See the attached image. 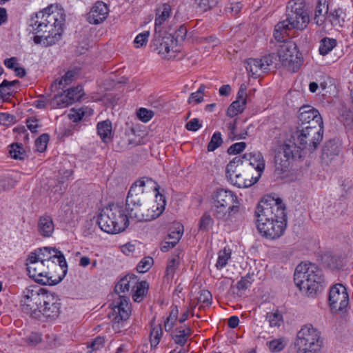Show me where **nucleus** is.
<instances>
[{
  "mask_svg": "<svg viewBox=\"0 0 353 353\" xmlns=\"http://www.w3.org/2000/svg\"><path fill=\"white\" fill-rule=\"evenodd\" d=\"M153 183H155L151 179L143 177L132 185L126 198L125 211L128 220L130 218L140 222L150 221L163 213L166 201L165 196L159 192V186L156 185L154 188L159 203H148L145 199L144 187Z\"/></svg>",
  "mask_w": 353,
  "mask_h": 353,
  "instance_id": "f257e3e1",
  "label": "nucleus"
},
{
  "mask_svg": "<svg viewBox=\"0 0 353 353\" xmlns=\"http://www.w3.org/2000/svg\"><path fill=\"white\" fill-rule=\"evenodd\" d=\"M64 21L63 10L54 5H50L32 16L28 26L30 28V31L34 34V43L42 44L46 47L55 44L61 39Z\"/></svg>",
  "mask_w": 353,
  "mask_h": 353,
  "instance_id": "f03ea898",
  "label": "nucleus"
},
{
  "mask_svg": "<svg viewBox=\"0 0 353 353\" xmlns=\"http://www.w3.org/2000/svg\"><path fill=\"white\" fill-rule=\"evenodd\" d=\"M255 217L257 229L263 236L276 239L283 235L287 216L281 199L270 196L262 199L256 208Z\"/></svg>",
  "mask_w": 353,
  "mask_h": 353,
  "instance_id": "7ed1b4c3",
  "label": "nucleus"
},
{
  "mask_svg": "<svg viewBox=\"0 0 353 353\" xmlns=\"http://www.w3.org/2000/svg\"><path fill=\"white\" fill-rule=\"evenodd\" d=\"M296 285L307 296H314L323 290L324 279L322 270L312 263L298 265L294 274Z\"/></svg>",
  "mask_w": 353,
  "mask_h": 353,
  "instance_id": "20e7f679",
  "label": "nucleus"
},
{
  "mask_svg": "<svg viewBox=\"0 0 353 353\" xmlns=\"http://www.w3.org/2000/svg\"><path fill=\"white\" fill-rule=\"evenodd\" d=\"M310 21L309 14L301 2L290 1L287 7L285 19L274 27V37L278 41H284L288 32L292 29L303 30Z\"/></svg>",
  "mask_w": 353,
  "mask_h": 353,
  "instance_id": "39448f33",
  "label": "nucleus"
},
{
  "mask_svg": "<svg viewBox=\"0 0 353 353\" xmlns=\"http://www.w3.org/2000/svg\"><path fill=\"white\" fill-rule=\"evenodd\" d=\"M128 221L123 208L114 204L103 209L97 219L99 228L109 234H117L125 230L128 225Z\"/></svg>",
  "mask_w": 353,
  "mask_h": 353,
  "instance_id": "423d86ee",
  "label": "nucleus"
},
{
  "mask_svg": "<svg viewBox=\"0 0 353 353\" xmlns=\"http://www.w3.org/2000/svg\"><path fill=\"white\" fill-rule=\"evenodd\" d=\"M214 216L220 221H227L239 212V201L236 194L228 190L219 189L213 194Z\"/></svg>",
  "mask_w": 353,
  "mask_h": 353,
  "instance_id": "0eeeda50",
  "label": "nucleus"
},
{
  "mask_svg": "<svg viewBox=\"0 0 353 353\" xmlns=\"http://www.w3.org/2000/svg\"><path fill=\"white\" fill-rule=\"evenodd\" d=\"M296 353H319L323 345L321 332L312 324L303 325L294 342Z\"/></svg>",
  "mask_w": 353,
  "mask_h": 353,
  "instance_id": "6e6552de",
  "label": "nucleus"
},
{
  "mask_svg": "<svg viewBox=\"0 0 353 353\" xmlns=\"http://www.w3.org/2000/svg\"><path fill=\"white\" fill-rule=\"evenodd\" d=\"M323 136V128L302 126L297 127L296 131L292 138L296 147L301 150H306L310 152H314L321 142Z\"/></svg>",
  "mask_w": 353,
  "mask_h": 353,
  "instance_id": "1a4fd4ad",
  "label": "nucleus"
},
{
  "mask_svg": "<svg viewBox=\"0 0 353 353\" xmlns=\"http://www.w3.org/2000/svg\"><path fill=\"white\" fill-rule=\"evenodd\" d=\"M26 266L29 276L41 285H56L64 277L63 274L58 276H53L50 271L51 267H48L45 262L36 259L34 256H28Z\"/></svg>",
  "mask_w": 353,
  "mask_h": 353,
  "instance_id": "9d476101",
  "label": "nucleus"
},
{
  "mask_svg": "<svg viewBox=\"0 0 353 353\" xmlns=\"http://www.w3.org/2000/svg\"><path fill=\"white\" fill-rule=\"evenodd\" d=\"M29 256H34L36 259L45 262L48 267H51L52 270H62L63 276H65L68 265L61 251L51 247H43L30 252Z\"/></svg>",
  "mask_w": 353,
  "mask_h": 353,
  "instance_id": "9b49d317",
  "label": "nucleus"
},
{
  "mask_svg": "<svg viewBox=\"0 0 353 353\" xmlns=\"http://www.w3.org/2000/svg\"><path fill=\"white\" fill-rule=\"evenodd\" d=\"M278 57L282 65L288 70L295 72L302 64L301 54L296 45L292 41L284 42L278 49Z\"/></svg>",
  "mask_w": 353,
  "mask_h": 353,
  "instance_id": "f8f14e48",
  "label": "nucleus"
},
{
  "mask_svg": "<svg viewBox=\"0 0 353 353\" xmlns=\"http://www.w3.org/2000/svg\"><path fill=\"white\" fill-rule=\"evenodd\" d=\"M131 307L129 304V298L125 295H119L112 303V311L108 316L112 319V327L117 332L120 331L124 321L130 317Z\"/></svg>",
  "mask_w": 353,
  "mask_h": 353,
  "instance_id": "ddd939ff",
  "label": "nucleus"
},
{
  "mask_svg": "<svg viewBox=\"0 0 353 353\" xmlns=\"http://www.w3.org/2000/svg\"><path fill=\"white\" fill-rule=\"evenodd\" d=\"M301 150L294 143H285L281 150L278 152L274 157L276 170L281 172H286L290 165L291 160L300 159Z\"/></svg>",
  "mask_w": 353,
  "mask_h": 353,
  "instance_id": "4468645a",
  "label": "nucleus"
},
{
  "mask_svg": "<svg viewBox=\"0 0 353 353\" xmlns=\"http://www.w3.org/2000/svg\"><path fill=\"white\" fill-rule=\"evenodd\" d=\"M42 299L43 295H40L37 290L26 288L23 290L21 299V310L32 317H39Z\"/></svg>",
  "mask_w": 353,
  "mask_h": 353,
  "instance_id": "2eb2a0df",
  "label": "nucleus"
},
{
  "mask_svg": "<svg viewBox=\"0 0 353 353\" xmlns=\"http://www.w3.org/2000/svg\"><path fill=\"white\" fill-rule=\"evenodd\" d=\"M328 302L332 312H343L349 303V296L345 286L337 283L331 287Z\"/></svg>",
  "mask_w": 353,
  "mask_h": 353,
  "instance_id": "dca6fc26",
  "label": "nucleus"
},
{
  "mask_svg": "<svg viewBox=\"0 0 353 353\" xmlns=\"http://www.w3.org/2000/svg\"><path fill=\"white\" fill-rule=\"evenodd\" d=\"M299 128L302 126L323 128V123L319 111L310 105H303L299 109Z\"/></svg>",
  "mask_w": 353,
  "mask_h": 353,
  "instance_id": "f3484780",
  "label": "nucleus"
},
{
  "mask_svg": "<svg viewBox=\"0 0 353 353\" xmlns=\"http://www.w3.org/2000/svg\"><path fill=\"white\" fill-rule=\"evenodd\" d=\"M43 305L39 310V314L41 313L46 319L54 320L60 314V302L57 296L52 294L43 295Z\"/></svg>",
  "mask_w": 353,
  "mask_h": 353,
  "instance_id": "a211bd4d",
  "label": "nucleus"
},
{
  "mask_svg": "<svg viewBox=\"0 0 353 353\" xmlns=\"http://www.w3.org/2000/svg\"><path fill=\"white\" fill-rule=\"evenodd\" d=\"M246 97V88L243 85H241L237 92L236 100L228 108L227 115L230 117H234L241 113L245 108Z\"/></svg>",
  "mask_w": 353,
  "mask_h": 353,
  "instance_id": "6ab92c4d",
  "label": "nucleus"
},
{
  "mask_svg": "<svg viewBox=\"0 0 353 353\" xmlns=\"http://www.w3.org/2000/svg\"><path fill=\"white\" fill-rule=\"evenodd\" d=\"M108 8L102 1L97 2L88 14L87 19L90 23L99 24L102 23L108 17Z\"/></svg>",
  "mask_w": 353,
  "mask_h": 353,
  "instance_id": "aec40b11",
  "label": "nucleus"
},
{
  "mask_svg": "<svg viewBox=\"0 0 353 353\" xmlns=\"http://www.w3.org/2000/svg\"><path fill=\"white\" fill-rule=\"evenodd\" d=\"M172 39L170 37H161L160 35L155 36L152 41L154 50L163 57H167L170 50H174L176 48L172 44Z\"/></svg>",
  "mask_w": 353,
  "mask_h": 353,
  "instance_id": "412c9836",
  "label": "nucleus"
},
{
  "mask_svg": "<svg viewBox=\"0 0 353 353\" xmlns=\"http://www.w3.org/2000/svg\"><path fill=\"white\" fill-rule=\"evenodd\" d=\"M241 158L245 166L247 165L252 166L259 172V176H261V173L265 168V161L261 154H245Z\"/></svg>",
  "mask_w": 353,
  "mask_h": 353,
  "instance_id": "4be33fe9",
  "label": "nucleus"
},
{
  "mask_svg": "<svg viewBox=\"0 0 353 353\" xmlns=\"http://www.w3.org/2000/svg\"><path fill=\"white\" fill-rule=\"evenodd\" d=\"M137 276L134 274H128L122 278L116 285L114 291L117 294L128 292L130 290H134L137 285Z\"/></svg>",
  "mask_w": 353,
  "mask_h": 353,
  "instance_id": "5701e85b",
  "label": "nucleus"
},
{
  "mask_svg": "<svg viewBox=\"0 0 353 353\" xmlns=\"http://www.w3.org/2000/svg\"><path fill=\"white\" fill-rule=\"evenodd\" d=\"M54 226L52 219L49 216H42L38 221V231L41 235L49 237L54 232Z\"/></svg>",
  "mask_w": 353,
  "mask_h": 353,
  "instance_id": "b1692460",
  "label": "nucleus"
},
{
  "mask_svg": "<svg viewBox=\"0 0 353 353\" xmlns=\"http://www.w3.org/2000/svg\"><path fill=\"white\" fill-rule=\"evenodd\" d=\"M245 63L247 71L254 78H258L262 73L265 72L259 59H248Z\"/></svg>",
  "mask_w": 353,
  "mask_h": 353,
  "instance_id": "393cba45",
  "label": "nucleus"
},
{
  "mask_svg": "<svg viewBox=\"0 0 353 353\" xmlns=\"http://www.w3.org/2000/svg\"><path fill=\"white\" fill-rule=\"evenodd\" d=\"M97 132L104 143L110 142L112 139V123L107 119L99 122L97 125Z\"/></svg>",
  "mask_w": 353,
  "mask_h": 353,
  "instance_id": "a878e982",
  "label": "nucleus"
},
{
  "mask_svg": "<svg viewBox=\"0 0 353 353\" xmlns=\"http://www.w3.org/2000/svg\"><path fill=\"white\" fill-rule=\"evenodd\" d=\"M328 12V5L327 4L326 0H319L315 8V13L314 20L315 23L320 26H322L326 17H325V14H327Z\"/></svg>",
  "mask_w": 353,
  "mask_h": 353,
  "instance_id": "bb28decb",
  "label": "nucleus"
},
{
  "mask_svg": "<svg viewBox=\"0 0 353 353\" xmlns=\"http://www.w3.org/2000/svg\"><path fill=\"white\" fill-rule=\"evenodd\" d=\"M244 167L245 165H243V160H242V158L241 157H236L227 165V177L230 179L238 172H242Z\"/></svg>",
  "mask_w": 353,
  "mask_h": 353,
  "instance_id": "cd10ccee",
  "label": "nucleus"
},
{
  "mask_svg": "<svg viewBox=\"0 0 353 353\" xmlns=\"http://www.w3.org/2000/svg\"><path fill=\"white\" fill-rule=\"evenodd\" d=\"M171 13V6L164 3L157 10L155 18V31L165 21Z\"/></svg>",
  "mask_w": 353,
  "mask_h": 353,
  "instance_id": "c85d7f7f",
  "label": "nucleus"
},
{
  "mask_svg": "<svg viewBox=\"0 0 353 353\" xmlns=\"http://www.w3.org/2000/svg\"><path fill=\"white\" fill-rule=\"evenodd\" d=\"M228 179L231 181L232 183L240 188L250 187L257 181L256 178H255L254 180L253 178H252V179H246L245 175L243 174V171L238 172L236 174L232 176Z\"/></svg>",
  "mask_w": 353,
  "mask_h": 353,
  "instance_id": "c756f323",
  "label": "nucleus"
},
{
  "mask_svg": "<svg viewBox=\"0 0 353 353\" xmlns=\"http://www.w3.org/2000/svg\"><path fill=\"white\" fill-rule=\"evenodd\" d=\"M339 120L347 130H353V112L346 108L339 110Z\"/></svg>",
  "mask_w": 353,
  "mask_h": 353,
  "instance_id": "7c9ffc66",
  "label": "nucleus"
},
{
  "mask_svg": "<svg viewBox=\"0 0 353 353\" xmlns=\"http://www.w3.org/2000/svg\"><path fill=\"white\" fill-rule=\"evenodd\" d=\"M51 106L54 108H65L72 104L70 97L65 94V91L63 93L55 95L50 101Z\"/></svg>",
  "mask_w": 353,
  "mask_h": 353,
  "instance_id": "2f4dec72",
  "label": "nucleus"
},
{
  "mask_svg": "<svg viewBox=\"0 0 353 353\" xmlns=\"http://www.w3.org/2000/svg\"><path fill=\"white\" fill-rule=\"evenodd\" d=\"M149 284L147 281H137L135 288L132 290V299L135 302H141L148 292Z\"/></svg>",
  "mask_w": 353,
  "mask_h": 353,
  "instance_id": "473e14b6",
  "label": "nucleus"
},
{
  "mask_svg": "<svg viewBox=\"0 0 353 353\" xmlns=\"http://www.w3.org/2000/svg\"><path fill=\"white\" fill-rule=\"evenodd\" d=\"M344 14L341 9H336L333 12H331L327 17V19L330 22L332 26L336 28H341L345 21Z\"/></svg>",
  "mask_w": 353,
  "mask_h": 353,
  "instance_id": "72a5a7b5",
  "label": "nucleus"
},
{
  "mask_svg": "<svg viewBox=\"0 0 353 353\" xmlns=\"http://www.w3.org/2000/svg\"><path fill=\"white\" fill-rule=\"evenodd\" d=\"M76 72L73 70L68 71L61 79L56 80L51 85L52 91L60 90L62 85V81H64V85H69L74 80Z\"/></svg>",
  "mask_w": 353,
  "mask_h": 353,
  "instance_id": "f704fd0d",
  "label": "nucleus"
},
{
  "mask_svg": "<svg viewBox=\"0 0 353 353\" xmlns=\"http://www.w3.org/2000/svg\"><path fill=\"white\" fill-rule=\"evenodd\" d=\"M336 45V41L334 39L323 38L320 41L319 45V53L321 55H325L328 54Z\"/></svg>",
  "mask_w": 353,
  "mask_h": 353,
  "instance_id": "c9c22d12",
  "label": "nucleus"
},
{
  "mask_svg": "<svg viewBox=\"0 0 353 353\" xmlns=\"http://www.w3.org/2000/svg\"><path fill=\"white\" fill-rule=\"evenodd\" d=\"M339 150L336 144L330 141L324 145L322 150V157L323 159L330 158L332 159L333 157L339 154Z\"/></svg>",
  "mask_w": 353,
  "mask_h": 353,
  "instance_id": "e433bc0d",
  "label": "nucleus"
},
{
  "mask_svg": "<svg viewBox=\"0 0 353 353\" xmlns=\"http://www.w3.org/2000/svg\"><path fill=\"white\" fill-rule=\"evenodd\" d=\"M17 181L12 176H3L0 177V194L13 188Z\"/></svg>",
  "mask_w": 353,
  "mask_h": 353,
  "instance_id": "4c0bfd02",
  "label": "nucleus"
},
{
  "mask_svg": "<svg viewBox=\"0 0 353 353\" xmlns=\"http://www.w3.org/2000/svg\"><path fill=\"white\" fill-rule=\"evenodd\" d=\"M266 319L270 327H279L283 323V316L279 310L268 312Z\"/></svg>",
  "mask_w": 353,
  "mask_h": 353,
  "instance_id": "58836bf2",
  "label": "nucleus"
},
{
  "mask_svg": "<svg viewBox=\"0 0 353 353\" xmlns=\"http://www.w3.org/2000/svg\"><path fill=\"white\" fill-rule=\"evenodd\" d=\"M187 29L183 26H181L174 33L173 35L170 34L168 37H170L172 39V44H174L176 48L179 44L183 42L186 37Z\"/></svg>",
  "mask_w": 353,
  "mask_h": 353,
  "instance_id": "ea45409f",
  "label": "nucleus"
},
{
  "mask_svg": "<svg viewBox=\"0 0 353 353\" xmlns=\"http://www.w3.org/2000/svg\"><path fill=\"white\" fill-rule=\"evenodd\" d=\"M231 252L230 249L224 248L218 253V259L216 263V268L219 270L224 268L227 263L228 259L230 258Z\"/></svg>",
  "mask_w": 353,
  "mask_h": 353,
  "instance_id": "a19ab883",
  "label": "nucleus"
},
{
  "mask_svg": "<svg viewBox=\"0 0 353 353\" xmlns=\"http://www.w3.org/2000/svg\"><path fill=\"white\" fill-rule=\"evenodd\" d=\"M190 328L186 327L183 330H176V334L172 336L174 342L181 346L187 341L188 336L190 334Z\"/></svg>",
  "mask_w": 353,
  "mask_h": 353,
  "instance_id": "79ce46f5",
  "label": "nucleus"
},
{
  "mask_svg": "<svg viewBox=\"0 0 353 353\" xmlns=\"http://www.w3.org/2000/svg\"><path fill=\"white\" fill-rule=\"evenodd\" d=\"M10 147L9 153L12 158L19 160L24 159L25 151L21 144L13 143Z\"/></svg>",
  "mask_w": 353,
  "mask_h": 353,
  "instance_id": "37998d69",
  "label": "nucleus"
},
{
  "mask_svg": "<svg viewBox=\"0 0 353 353\" xmlns=\"http://www.w3.org/2000/svg\"><path fill=\"white\" fill-rule=\"evenodd\" d=\"M214 221L211 216L208 213H204L199 221V230L207 232L212 227Z\"/></svg>",
  "mask_w": 353,
  "mask_h": 353,
  "instance_id": "c03bdc74",
  "label": "nucleus"
},
{
  "mask_svg": "<svg viewBox=\"0 0 353 353\" xmlns=\"http://www.w3.org/2000/svg\"><path fill=\"white\" fill-rule=\"evenodd\" d=\"M162 336V329L161 325L153 327L150 331V344L152 347H156L160 341Z\"/></svg>",
  "mask_w": 353,
  "mask_h": 353,
  "instance_id": "a18cd8bd",
  "label": "nucleus"
},
{
  "mask_svg": "<svg viewBox=\"0 0 353 353\" xmlns=\"http://www.w3.org/2000/svg\"><path fill=\"white\" fill-rule=\"evenodd\" d=\"M223 143V139L221 138V134L219 132H216L213 134L210 141L208 145V150L212 152L216 148L221 145Z\"/></svg>",
  "mask_w": 353,
  "mask_h": 353,
  "instance_id": "49530a36",
  "label": "nucleus"
},
{
  "mask_svg": "<svg viewBox=\"0 0 353 353\" xmlns=\"http://www.w3.org/2000/svg\"><path fill=\"white\" fill-rule=\"evenodd\" d=\"M179 263V253L175 254L168 260L166 274L172 275L174 274L176 269L178 268Z\"/></svg>",
  "mask_w": 353,
  "mask_h": 353,
  "instance_id": "de8ad7c7",
  "label": "nucleus"
},
{
  "mask_svg": "<svg viewBox=\"0 0 353 353\" xmlns=\"http://www.w3.org/2000/svg\"><path fill=\"white\" fill-rule=\"evenodd\" d=\"M153 259L150 256L144 257L137 266V270L139 273L146 272L152 267Z\"/></svg>",
  "mask_w": 353,
  "mask_h": 353,
  "instance_id": "09e8293b",
  "label": "nucleus"
},
{
  "mask_svg": "<svg viewBox=\"0 0 353 353\" xmlns=\"http://www.w3.org/2000/svg\"><path fill=\"white\" fill-rule=\"evenodd\" d=\"M83 89L82 87L80 85H78L74 88H71L65 91L67 92V94L70 97V99H71L72 103H74L77 101H79L82 95Z\"/></svg>",
  "mask_w": 353,
  "mask_h": 353,
  "instance_id": "8fccbe9b",
  "label": "nucleus"
},
{
  "mask_svg": "<svg viewBox=\"0 0 353 353\" xmlns=\"http://www.w3.org/2000/svg\"><path fill=\"white\" fill-rule=\"evenodd\" d=\"M183 231V225L178 223L175 230L170 232V233L168 234V239L170 240V242L173 243L174 245H176L182 236Z\"/></svg>",
  "mask_w": 353,
  "mask_h": 353,
  "instance_id": "3c124183",
  "label": "nucleus"
},
{
  "mask_svg": "<svg viewBox=\"0 0 353 353\" xmlns=\"http://www.w3.org/2000/svg\"><path fill=\"white\" fill-rule=\"evenodd\" d=\"M267 344L272 352H278L281 351L286 345L283 339H274L268 342Z\"/></svg>",
  "mask_w": 353,
  "mask_h": 353,
  "instance_id": "603ef678",
  "label": "nucleus"
},
{
  "mask_svg": "<svg viewBox=\"0 0 353 353\" xmlns=\"http://www.w3.org/2000/svg\"><path fill=\"white\" fill-rule=\"evenodd\" d=\"M49 141V135L48 134H43L35 141V147L37 150L39 152H43L47 148V144Z\"/></svg>",
  "mask_w": 353,
  "mask_h": 353,
  "instance_id": "864d4df0",
  "label": "nucleus"
},
{
  "mask_svg": "<svg viewBox=\"0 0 353 353\" xmlns=\"http://www.w3.org/2000/svg\"><path fill=\"white\" fill-rule=\"evenodd\" d=\"M198 8L203 12H205L217 3V0H195Z\"/></svg>",
  "mask_w": 353,
  "mask_h": 353,
  "instance_id": "5fc2aeb1",
  "label": "nucleus"
},
{
  "mask_svg": "<svg viewBox=\"0 0 353 353\" xmlns=\"http://www.w3.org/2000/svg\"><path fill=\"white\" fill-rule=\"evenodd\" d=\"M150 35L149 31H144L139 34L134 39V43L137 48L142 47L146 45Z\"/></svg>",
  "mask_w": 353,
  "mask_h": 353,
  "instance_id": "6e6d98bb",
  "label": "nucleus"
},
{
  "mask_svg": "<svg viewBox=\"0 0 353 353\" xmlns=\"http://www.w3.org/2000/svg\"><path fill=\"white\" fill-rule=\"evenodd\" d=\"M137 116L143 122H148L154 116V112L151 110H147L146 108H141L139 110Z\"/></svg>",
  "mask_w": 353,
  "mask_h": 353,
  "instance_id": "4d7b16f0",
  "label": "nucleus"
},
{
  "mask_svg": "<svg viewBox=\"0 0 353 353\" xmlns=\"http://www.w3.org/2000/svg\"><path fill=\"white\" fill-rule=\"evenodd\" d=\"M68 118L72 122H78L83 118V112H81V108H72L68 114Z\"/></svg>",
  "mask_w": 353,
  "mask_h": 353,
  "instance_id": "13d9d810",
  "label": "nucleus"
},
{
  "mask_svg": "<svg viewBox=\"0 0 353 353\" xmlns=\"http://www.w3.org/2000/svg\"><path fill=\"white\" fill-rule=\"evenodd\" d=\"M246 147V143L245 142H239L232 144L228 149V152L230 154H236L245 150Z\"/></svg>",
  "mask_w": 353,
  "mask_h": 353,
  "instance_id": "bf43d9fd",
  "label": "nucleus"
},
{
  "mask_svg": "<svg viewBox=\"0 0 353 353\" xmlns=\"http://www.w3.org/2000/svg\"><path fill=\"white\" fill-rule=\"evenodd\" d=\"M16 118L14 115L8 113H0V124L3 125H9L14 123Z\"/></svg>",
  "mask_w": 353,
  "mask_h": 353,
  "instance_id": "052dcab7",
  "label": "nucleus"
},
{
  "mask_svg": "<svg viewBox=\"0 0 353 353\" xmlns=\"http://www.w3.org/2000/svg\"><path fill=\"white\" fill-rule=\"evenodd\" d=\"M259 59L261 61L262 65L265 68V71L266 72L269 70V67L273 64L275 60V56L274 54H268Z\"/></svg>",
  "mask_w": 353,
  "mask_h": 353,
  "instance_id": "680f3d73",
  "label": "nucleus"
},
{
  "mask_svg": "<svg viewBox=\"0 0 353 353\" xmlns=\"http://www.w3.org/2000/svg\"><path fill=\"white\" fill-rule=\"evenodd\" d=\"M41 341L39 334L35 332L31 333L26 339V342L30 346H35Z\"/></svg>",
  "mask_w": 353,
  "mask_h": 353,
  "instance_id": "e2e57ef3",
  "label": "nucleus"
},
{
  "mask_svg": "<svg viewBox=\"0 0 353 353\" xmlns=\"http://www.w3.org/2000/svg\"><path fill=\"white\" fill-rule=\"evenodd\" d=\"M201 128V123L196 118L192 119L185 125V128L189 131L195 132Z\"/></svg>",
  "mask_w": 353,
  "mask_h": 353,
  "instance_id": "0e129e2a",
  "label": "nucleus"
},
{
  "mask_svg": "<svg viewBox=\"0 0 353 353\" xmlns=\"http://www.w3.org/2000/svg\"><path fill=\"white\" fill-rule=\"evenodd\" d=\"M104 343V337L97 336L91 342L90 345L88 347H91L92 350H98L103 347Z\"/></svg>",
  "mask_w": 353,
  "mask_h": 353,
  "instance_id": "69168bd1",
  "label": "nucleus"
},
{
  "mask_svg": "<svg viewBox=\"0 0 353 353\" xmlns=\"http://www.w3.org/2000/svg\"><path fill=\"white\" fill-rule=\"evenodd\" d=\"M14 88L11 85H3V82L0 83V97L2 98H8L12 95Z\"/></svg>",
  "mask_w": 353,
  "mask_h": 353,
  "instance_id": "338daca9",
  "label": "nucleus"
},
{
  "mask_svg": "<svg viewBox=\"0 0 353 353\" xmlns=\"http://www.w3.org/2000/svg\"><path fill=\"white\" fill-rule=\"evenodd\" d=\"M199 301L206 304L207 305L211 304L212 294L208 290H203L199 297Z\"/></svg>",
  "mask_w": 353,
  "mask_h": 353,
  "instance_id": "774afa93",
  "label": "nucleus"
}]
</instances>
